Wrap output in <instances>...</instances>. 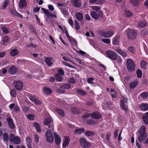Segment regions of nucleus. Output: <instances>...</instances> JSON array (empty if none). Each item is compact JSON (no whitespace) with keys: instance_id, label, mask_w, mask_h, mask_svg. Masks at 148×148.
Returning a JSON list of instances; mask_svg holds the SVG:
<instances>
[{"instance_id":"obj_45","label":"nucleus","mask_w":148,"mask_h":148,"mask_svg":"<svg viewBox=\"0 0 148 148\" xmlns=\"http://www.w3.org/2000/svg\"><path fill=\"white\" fill-rule=\"evenodd\" d=\"M140 95L143 98L146 99L148 97V92H143L140 93Z\"/></svg>"},{"instance_id":"obj_9","label":"nucleus","mask_w":148,"mask_h":148,"mask_svg":"<svg viewBox=\"0 0 148 148\" xmlns=\"http://www.w3.org/2000/svg\"><path fill=\"white\" fill-rule=\"evenodd\" d=\"M79 141L80 145L83 148H88L91 146L90 143L87 142L84 138H80Z\"/></svg>"},{"instance_id":"obj_35","label":"nucleus","mask_w":148,"mask_h":148,"mask_svg":"<svg viewBox=\"0 0 148 148\" xmlns=\"http://www.w3.org/2000/svg\"><path fill=\"white\" fill-rule=\"evenodd\" d=\"M60 88L64 89H69L70 88L71 86L69 84H65L60 86Z\"/></svg>"},{"instance_id":"obj_22","label":"nucleus","mask_w":148,"mask_h":148,"mask_svg":"<svg viewBox=\"0 0 148 148\" xmlns=\"http://www.w3.org/2000/svg\"><path fill=\"white\" fill-rule=\"evenodd\" d=\"M120 37L119 36H115L113 39L112 44L115 45H116L119 43Z\"/></svg>"},{"instance_id":"obj_47","label":"nucleus","mask_w":148,"mask_h":148,"mask_svg":"<svg viewBox=\"0 0 148 148\" xmlns=\"http://www.w3.org/2000/svg\"><path fill=\"white\" fill-rule=\"evenodd\" d=\"M138 27L143 28L146 26V24L145 22L140 21L138 23Z\"/></svg>"},{"instance_id":"obj_24","label":"nucleus","mask_w":148,"mask_h":148,"mask_svg":"<svg viewBox=\"0 0 148 148\" xmlns=\"http://www.w3.org/2000/svg\"><path fill=\"white\" fill-rule=\"evenodd\" d=\"M138 81L135 80L134 82L130 83L129 85V87L130 88L134 89L138 84Z\"/></svg>"},{"instance_id":"obj_8","label":"nucleus","mask_w":148,"mask_h":148,"mask_svg":"<svg viewBox=\"0 0 148 148\" xmlns=\"http://www.w3.org/2000/svg\"><path fill=\"white\" fill-rule=\"evenodd\" d=\"M107 56L112 60H115L117 59V54L112 50H108L106 51Z\"/></svg>"},{"instance_id":"obj_4","label":"nucleus","mask_w":148,"mask_h":148,"mask_svg":"<svg viewBox=\"0 0 148 148\" xmlns=\"http://www.w3.org/2000/svg\"><path fill=\"white\" fill-rule=\"evenodd\" d=\"M135 65L134 61L130 58L127 59L126 64V66L129 71H133L135 68Z\"/></svg>"},{"instance_id":"obj_30","label":"nucleus","mask_w":148,"mask_h":148,"mask_svg":"<svg viewBox=\"0 0 148 148\" xmlns=\"http://www.w3.org/2000/svg\"><path fill=\"white\" fill-rule=\"evenodd\" d=\"M90 15L92 18L96 20L98 19L99 18V16L98 14L94 11H92L90 13Z\"/></svg>"},{"instance_id":"obj_10","label":"nucleus","mask_w":148,"mask_h":148,"mask_svg":"<svg viewBox=\"0 0 148 148\" xmlns=\"http://www.w3.org/2000/svg\"><path fill=\"white\" fill-rule=\"evenodd\" d=\"M14 85L17 90H21L23 87V82L22 81L16 80L13 82Z\"/></svg>"},{"instance_id":"obj_63","label":"nucleus","mask_w":148,"mask_h":148,"mask_svg":"<svg viewBox=\"0 0 148 148\" xmlns=\"http://www.w3.org/2000/svg\"><path fill=\"white\" fill-rule=\"evenodd\" d=\"M34 102L37 105H40L42 102L41 101L37 98L35 100V101Z\"/></svg>"},{"instance_id":"obj_27","label":"nucleus","mask_w":148,"mask_h":148,"mask_svg":"<svg viewBox=\"0 0 148 148\" xmlns=\"http://www.w3.org/2000/svg\"><path fill=\"white\" fill-rule=\"evenodd\" d=\"M85 131V130L83 128L76 129L75 131V135L80 134Z\"/></svg>"},{"instance_id":"obj_46","label":"nucleus","mask_w":148,"mask_h":148,"mask_svg":"<svg viewBox=\"0 0 148 148\" xmlns=\"http://www.w3.org/2000/svg\"><path fill=\"white\" fill-rule=\"evenodd\" d=\"M120 75V77L121 76L123 77V76L125 75V77H123L124 78H123V79L124 80H125L127 82H128L130 79L131 78V76L130 75Z\"/></svg>"},{"instance_id":"obj_2","label":"nucleus","mask_w":148,"mask_h":148,"mask_svg":"<svg viewBox=\"0 0 148 148\" xmlns=\"http://www.w3.org/2000/svg\"><path fill=\"white\" fill-rule=\"evenodd\" d=\"M123 99L120 101V106L122 110L125 111L128 109V99L127 97L121 95Z\"/></svg>"},{"instance_id":"obj_56","label":"nucleus","mask_w":148,"mask_h":148,"mask_svg":"<svg viewBox=\"0 0 148 148\" xmlns=\"http://www.w3.org/2000/svg\"><path fill=\"white\" fill-rule=\"evenodd\" d=\"M10 13L14 16H16L17 14H18V13L14 9H10Z\"/></svg>"},{"instance_id":"obj_59","label":"nucleus","mask_w":148,"mask_h":148,"mask_svg":"<svg viewBox=\"0 0 148 148\" xmlns=\"http://www.w3.org/2000/svg\"><path fill=\"white\" fill-rule=\"evenodd\" d=\"M131 3L134 5H138V0H131Z\"/></svg>"},{"instance_id":"obj_57","label":"nucleus","mask_w":148,"mask_h":148,"mask_svg":"<svg viewBox=\"0 0 148 148\" xmlns=\"http://www.w3.org/2000/svg\"><path fill=\"white\" fill-rule=\"evenodd\" d=\"M101 41L104 43L109 44L110 43V39L103 38L101 40Z\"/></svg>"},{"instance_id":"obj_41","label":"nucleus","mask_w":148,"mask_h":148,"mask_svg":"<svg viewBox=\"0 0 148 148\" xmlns=\"http://www.w3.org/2000/svg\"><path fill=\"white\" fill-rule=\"evenodd\" d=\"M71 110L73 113L76 114H79L80 112V111L78 108H73Z\"/></svg>"},{"instance_id":"obj_40","label":"nucleus","mask_w":148,"mask_h":148,"mask_svg":"<svg viewBox=\"0 0 148 148\" xmlns=\"http://www.w3.org/2000/svg\"><path fill=\"white\" fill-rule=\"evenodd\" d=\"M85 135L87 136H91L94 135V133L93 132L90 131H86L84 133Z\"/></svg>"},{"instance_id":"obj_50","label":"nucleus","mask_w":148,"mask_h":148,"mask_svg":"<svg viewBox=\"0 0 148 148\" xmlns=\"http://www.w3.org/2000/svg\"><path fill=\"white\" fill-rule=\"evenodd\" d=\"M94 80V78L93 77H88L87 78V82L89 84H93L94 83L93 82V81Z\"/></svg>"},{"instance_id":"obj_64","label":"nucleus","mask_w":148,"mask_h":148,"mask_svg":"<svg viewBox=\"0 0 148 148\" xmlns=\"http://www.w3.org/2000/svg\"><path fill=\"white\" fill-rule=\"evenodd\" d=\"M9 4L8 2L7 1H5L3 2V7L4 9H5L6 7Z\"/></svg>"},{"instance_id":"obj_52","label":"nucleus","mask_w":148,"mask_h":148,"mask_svg":"<svg viewBox=\"0 0 148 148\" xmlns=\"http://www.w3.org/2000/svg\"><path fill=\"white\" fill-rule=\"evenodd\" d=\"M74 22L75 23V29L77 30L79 29H80V26L79 23L76 20H75L74 21Z\"/></svg>"},{"instance_id":"obj_54","label":"nucleus","mask_w":148,"mask_h":148,"mask_svg":"<svg viewBox=\"0 0 148 148\" xmlns=\"http://www.w3.org/2000/svg\"><path fill=\"white\" fill-rule=\"evenodd\" d=\"M91 8L93 10L97 12H98L100 10V8L97 6H91Z\"/></svg>"},{"instance_id":"obj_55","label":"nucleus","mask_w":148,"mask_h":148,"mask_svg":"<svg viewBox=\"0 0 148 148\" xmlns=\"http://www.w3.org/2000/svg\"><path fill=\"white\" fill-rule=\"evenodd\" d=\"M128 50L132 53H134L135 51V48L132 46L129 47L128 48Z\"/></svg>"},{"instance_id":"obj_49","label":"nucleus","mask_w":148,"mask_h":148,"mask_svg":"<svg viewBox=\"0 0 148 148\" xmlns=\"http://www.w3.org/2000/svg\"><path fill=\"white\" fill-rule=\"evenodd\" d=\"M35 116L32 114H28L27 115V118L29 120L33 121L34 120Z\"/></svg>"},{"instance_id":"obj_3","label":"nucleus","mask_w":148,"mask_h":148,"mask_svg":"<svg viewBox=\"0 0 148 148\" xmlns=\"http://www.w3.org/2000/svg\"><path fill=\"white\" fill-rule=\"evenodd\" d=\"M9 140L10 142L16 145H18L21 143V139L18 136H16L12 133L9 134Z\"/></svg>"},{"instance_id":"obj_60","label":"nucleus","mask_w":148,"mask_h":148,"mask_svg":"<svg viewBox=\"0 0 148 148\" xmlns=\"http://www.w3.org/2000/svg\"><path fill=\"white\" fill-rule=\"evenodd\" d=\"M35 143L37 144L39 142V138L37 134L35 135L34 136Z\"/></svg>"},{"instance_id":"obj_21","label":"nucleus","mask_w":148,"mask_h":148,"mask_svg":"<svg viewBox=\"0 0 148 148\" xmlns=\"http://www.w3.org/2000/svg\"><path fill=\"white\" fill-rule=\"evenodd\" d=\"M142 119L146 125H148V112L145 113L142 116Z\"/></svg>"},{"instance_id":"obj_18","label":"nucleus","mask_w":148,"mask_h":148,"mask_svg":"<svg viewBox=\"0 0 148 148\" xmlns=\"http://www.w3.org/2000/svg\"><path fill=\"white\" fill-rule=\"evenodd\" d=\"M113 34V32L111 31H106L103 33V35L105 38H109Z\"/></svg>"},{"instance_id":"obj_48","label":"nucleus","mask_w":148,"mask_h":148,"mask_svg":"<svg viewBox=\"0 0 148 148\" xmlns=\"http://www.w3.org/2000/svg\"><path fill=\"white\" fill-rule=\"evenodd\" d=\"M55 77L56 80L58 81L61 82L63 80V78L61 76H60V75H55Z\"/></svg>"},{"instance_id":"obj_7","label":"nucleus","mask_w":148,"mask_h":148,"mask_svg":"<svg viewBox=\"0 0 148 148\" xmlns=\"http://www.w3.org/2000/svg\"><path fill=\"white\" fill-rule=\"evenodd\" d=\"M127 32L128 38L129 39L132 40L136 38V33L134 29H129Z\"/></svg>"},{"instance_id":"obj_20","label":"nucleus","mask_w":148,"mask_h":148,"mask_svg":"<svg viewBox=\"0 0 148 148\" xmlns=\"http://www.w3.org/2000/svg\"><path fill=\"white\" fill-rule=\"evenodd\" d=\"M139 107L142 111H146L148 110V104L147 103H142Z\"/></svg>"},{"instance_id":"obj_1","label":"nucleus","mask_w":148,"mask_h":148,"mask_svg":"<svg viewBox=\"0 0 148 148\" xmlns=\"http://www.w3.org/2000/svg\"><path fill=\"white\" fill-rule=\"evenodd\" d=\"M138 139L140 143L143 142L145 144H148V137L146 133V128L144 125H143L138 131Z\"/></svg>"},{"instance_id":"obj_25","label":"nucleus","mask_w":148,"mask_h":148,"mask_svg":"<svg viewBox=\"0 0 148 148\" xmlns=\"http://www.w3.org/2000/svg\"><path fill=\"white\" fill-rule=\"evenodd\" d=\"M72 3L75 7H79L81 5V3L79 0H72Z\"/></svg>"},{"instance_id":"obj_6","label":"nucleus","mask_w":148,"mask_h":148,"mask_svg":"<svg viewBox=\"0 0 148 148\" xmlns=\"http://www.w3.org/2000/svg\"><path fill=\"white\" fill-rule=\"evenodd\" d=\"M47 141L51 143H52L54 141V138L51 131L50 130H47L45 134Z\"/></svg>"},{"instance_id":"obj_33","label":"nucleus","mask_w":148,"mask_h":148,"mask_svg":"<svg viewBox=\"0 0 148 148\" xmlns=\"http://www.w3.org/2000/svg\"><path fill=\"white\" fill-rule=\"evenodd\" d=\"M3 140L4 142H8L9 140V137L8 134L5 133L3 134Z\"/></svg>"},{"instance_id":"obj_17","label":"nucleus","mask_w":148,"mask_h":148,"mask_svg":"<svg viewBox=\"0 0 148 148\" xmlns=\"http://www.w3.org/2000/svg\"><path fill=\"white\" fill-rule=\"evenodd\" d=\"M70 140V138L69 136H66L64 137V140L62 143L63 147L65 148L68 145Z\"/></svg>"},{"instance_id":"obj_38","label":"nucleus","mask_w":148,"mask_h":148,"mask_svg":"<svg viewBox=\"0 0 148 148\" xmlns=\"http://www.w3.org/2000/svg\"><path fill=\"white\" fill-rule=\"evenodd\" d=\"M140 64L141 68L144 69H146V66L147 64V63L145 62V60H142L141 61Z\"/></svg>"},{"instance_id":"obj_42","label":"nucleus","mask_w":148,"mask_h":148,"mask_svg":"<svg viewBox=\"0 0 148 148\" xmlns=\"http://www.w3.org/2000/svg\"><path fill=\"white\" fill-rule=\"evenodd\" d=\"M76 92L77 94L82 96H85L86 94V92L80 89H77Z\"/></svg>"},{"instance_id":"obj_51","label":"nucleus","mask_w":148,"mask_h":148,"mask_svg":"<svg viewBox=\"0 0 148 148\" xmlns=\"http://www.w3.org/2000/svg\"><path fill=\"white\" fill-rule=\"evenodd\" d=\"M125 14L126 16L127 17H130L132 15V12L128 10H125Z\"/></svg>"},{"instance_id":"obj_26","label":"nucleus","mask_w":148,"mask_h":148,"mask_svg":"<svg viewBox=\"0 0 148 148\" xmlns=\"http://www.w3.org/2000/svg\"><path fill=\"white\" fill-rule=\"evenodd\" d=\"M75 16L77 20L79 21H82L83 19V14L80 12L77 13L75 14Z\"/></svg>"},{"instance_id":"obj_31","label":"nucleus","mask_w":148,"mask_h":148,"mask_svg":"<svg viewBox=\"0 0 148 148\" xmlns=\"http://www.w3.org/2000/svg\"><path fill=\"white\" fill-rule=\"evenodd\" d=\"M33 126L36 129V131L38 132H41V130L40 128V125L38 123H33Z\"/></svg>"},{"instance_id":"obj_29","label":"nucleus","mask_w":148,"mask_h":148,"mask_svg":"<svg viewBox=\"0 0 148 148\" xmlns=\"http://www.w3.org/2000/svg\"><path fill=\"white\" fill-rule=\"evenodd\" d=\"M44 92L47 95L51 94L52 92V90L49 88L45 87L43 90Z\"/></svg>"},{"instance_id":"obj_58","label":"nucleus","mask_w":148,"mask_h":148,"mask_svg":"<svg viewBox=\"0 0 148 148\" xmlns=\"http://www.w3.org/2000/svg\"><path fill=\"white\" fill-rule=\"evenodd\" d=\"M87 123L88 124L91 125L94 124L95 122L94 120L91 119L88 120L87 122Z\"/></svg>"},{"instance_id":"obj_15","label":"nucleus","mask_w":148,"mask_h":148,"mask_svg":"<svg viewBox=\"0 0 148 148\" xmlns=\"http://www.w3.org/2000/svg\"><path fill=\"white\" fill-rule=\"evenodd\" d=\"M54 136L56 144L57 145H60L62 141L61 136L55 132L54 134Z\"/></svg>"},{"instance_id":"obj_16","label":"nucleus","mask_w":148,"mask_h":148,"mask_svg":"<svg viewBox=\"0 0 148 148\" xmlns=\"http://www.w3.org/2000/svg\"><path fill=\"white\" fill-rule=\"evenodd\" d=\"M53 61H54V60L52 58L48 57L45 58V62L49 66H51L53 65Z\"/></svg>"},{"instance_id":"obj_34","label":"nucleus","mask_w":148,"mask_h":148,"mask_svg":"<svg viewBox=\"0 0 148 148\" xmlns=\"http://www.w3.org/2000/svg\"><path fill=\"white\" fill-rule=\"evenodd\" d=\"M9 38L7 36H5L3 40V43H2V45H3L5 46L6 45V43H8L9 42Z\"/></svg>"},{"instance_id":"obj_43","label":"nucleus","mask_w":148,"mask_h":148,"mask_svg":"<svg viewBox=\"0 0 148 148\" xmlns=\"http://www.w3.org/2000/svg\"><path fill=\"white\" fill-rule=\"evenodd\" d=\"M1 29L3 33L5 34H8L10 32L9 29L6 27H2Z\"/></svg>"},{"instance_id":"obj_23","label":"nucleus","mask_w":148,"mask_h":148,"mask_svg":"<svg viewBox=\"0 0 148 148\" xmlns=\"http://www.w3.org/2000/svg\"><path fill=\"white\" fill-rule=\"evenodd\" d=\"M27 5V3L25 0H20L19 2V6L21 9L23 8Z\"/></svg>"},{"instance_id":"obj_28","label":"nucleus","mask_w":148,"mask_h":148,"mask_svg":"<svg viewBox=\"0 0 148 148\" xmlns=\"http://www.w3.org/2000/svg\"><path fill=\"white\" fill-rule=\"evenodd\" d=\"M19 53L18 50L16 49H14L12 50L10 53V54L12 56H14L17 55Z\"/></svg>"},{"instance_id":"obj_19","label":"nucleus","mask_w":148,"mask_h":148,"mask_svg":"<svg viewBox=\"0 0 148 148\" xmlns=\"http://www.w3.org/2000/svg\"><path fill=\"white\" fill-rule=\"evenodd\" d=\"M32 140L30 137H26V144L28 148H32Z\"/></svg>"},{"instance_id":"obj_11","label":"nucleus","mask_w":148,"mask_h":148,"mask_svg":"<svg viewBox=\"0 0 148 148\" xmlns=\"http://www.w3.org/2000/svg\"><path fill=\"white\" fill-rule=\"evenodd\" d=\"M41 10L47 17H51L52 18H57V16L56 14H52L51 12L49 10L43 8H41Z\"/></svg>"},{"instance_id":"obj_53","label":"nucleus","mask_w":148,"mask_h":148,"mask_svg":"<svg viewBox=\"0 0 148 148\" xmlns=\"http://www.w3.org/2000/svg\"><path fill=\"white\" fill-rule=\"evenodd\" d=\"M95 101H88L87 102L86 105L88 106H92L95 105Z\"/></svg>"},{"instance_id":"obj_61","label":"nucleus","mask_w":148,"mask_h":148,"mask_svg":"<svg viewBox=\"0 0 148 148\" xmlns=\"http://www.w3.org/2000/svg\"><path fill=\"white\" fill-rule=\"evenodd\" d=\"M14 110L16 112L20 111V108L18 105H16L15 106L14 108Z\"/></svg>"},{"instance_id":"obj_13","label":"nucleus","mask_w":148,"mask_h":148,"mask_svg":"<svg viewBox=\"0 0 148 148\" xmlns=\"http://www.w3.org/2000/svg\"><path fill=\"white\" fill-rule=\"evenodd\" d=\"M90 116L94 119H99L101 118V116L99 112L95 111L90 113Z\"/></svg>"},{"instance_id":"obj_32","label":"nucleus","mask_w":148,"mask_h":148,"mask_svg":"<svg viewBox=\"0 0 148 148\" xmlns=\"http://www.w3.org/2000/svg\"><path fill=\"white\" fill-rule=\"evenodd\" d=\"M55 110L62 117H64L65 116L64 112L62 110L58 108H56Z\"/></svg>"},{"instance_id":"obj_14","label":"nucleus","mask_w":148,"mask_h":148,"mask_svg":"<svg viewBox=\"0 0 148 148\" xmlns=\"http://www.w3.org/2000/svg\"><path fill=\"white\" fill-rule=\"evenodd\" d=\"M6 120L9 127L11 129H13L15 127V125L12 119L11 118L9 117L7 118Z\"/></svg>"},{"instance_id":"obj_5","label":"nucleus","mask_w":148,"mask_h":148,"mask_svg":"<svg viewBox=\"0 0 148 148\" xmlns=\"http://www.w3.org/2000/svg\"><path fill=\"white\" fill-rule=\"evenodd\" d=\"M44 124L46 125L48 128L52 130L53 129V124L52 119L49 117L45 119L43 122Z\"/></svg>"},{"instance_id":"obj_44","label":"nucleus","mask_w":148,"mask_h":148,"mask_svg":"<svg viewBox=\"0 0 148 148\" xmlns=\"http://www.w3.org/2000/svg\"><path fill=\"white\" fill-rule=\"evenodd\" d=\"M29 99L32 102H34L37 98L36 96L34 95H32L31 94L29 95Z\"/></svg>"},{"instance_id":"obj_39","label":"nucleus","mask_w":148,"mask_h":148,"mask_svg":"<svg viewBox=\"0 0 148 148\" xmlns=\"http://www.w3.org/2000/svg\"><path fill=\"white\" fill-rule=\"evenodd\" d=\"M10 94L12 97H16V92L15 88L12 89L10 91Z\"/></svg>"},{"instance_id":"obj_36","label":"nucleus","mask_w":148,"mask_h":148,"mask_svg":"<svg viewBox=\"0 0 148 148\" xmlns=\"http://www.w3.org/2000/svg\"><path fill=\"white\" fill-rule=\"evenodd\" d=\"M68 40L71 42L73 46H77V41L72 37L70 38V40Z\"/></svg>"},{"instance_id":"obj_62","label":"nucleus","mask_w":148,"mask_h":148,"mask_svg":"<svg viewBox=\"0 0 148 148\" xmlns=\"http://www.w3.org/2000/svg\"><path fill=\"white\" fill-rule=\"evenodd\" d=\"M75 82V81L73 78H70L69 79L68 82L70 84H73Z\"/></svg>"},{"instance_id":"obj_12","label":"nucleus","mask_w":148,"mask_h":148,"mask_svg":"<svg viewBox=\"0 0 148 148\" xmlns=\"http://www.w3.org/2000/svg\"><path fill=\"white\" fill-rule=\"evenodd\" d=\"M114 49L123 57H125L127 55L126 51L122 50L119 47H115Z\"/></svg>"},{"instance_id":"obj_37","label":"nucleus","mask_w":148,"mask_h":148,"mask_svg":"<svg viewBox=\"0 0 148 148\" xmlns=\"http://www.w3.org/2000/svg\"><path fill=\"white\" fill-rule=\"evenodd\" d=\"M17 71L16 68L14 66L11 67L9 70V72L11 74L15 73Z\"/></svg>"}]
</instances>
